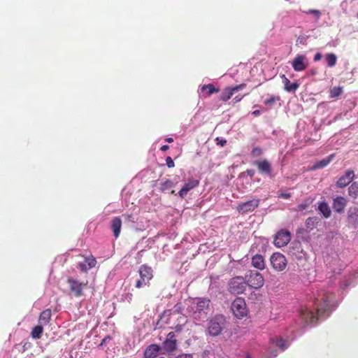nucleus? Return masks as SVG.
Instances as JSON below:
<instances>
[{"label":"nucleus","mask_w":358,"mask_h":358,"mask_svg":"<svg viewBox=\"0 0 358 358\" xmlns=\"http://www.w3.org/2000/svg\"><path fill=\"white\" fill-rule=\"evenodd\" d=\"M282 78L285 90L287 92H295L296 89L299 87V85L296 83H292L285 75L282 76Z\"/></svg>","instance_id":"obj_25"},{"label":"nucleus","mask_w":358,"mask_h":358,"mask_svg":"<svg viewBox=\"0 0 358 358\" xmlns=\"http://www.w3.org/2000/svg\"><path fill=\"white\" fill-rule=\"evenodd\" d=\"M272 343L278 346L282 350L287 348V342L282 338H275L271 339Z\"/></svg>","instance_id":"obj_31"},{"label":"nucleus","mask_w":358,"mask_h":358,"mask_svg":"<svg viewBox=\"0 0 358 358\" xmlns=\"http://www.w3.org/2000/svg\"><path fill=\"white\" fill-rule=\"evenodd\" d=\"M162 348L169 354L173 353L177 349V340L173 331L167 334L166 340L162 343Z\"/></svg>","instance_id":"obj_12"},{"label":"nucleus","mask_w":358,"mask_h":358,"mask_svg":"<svg viewBox=\"0 0 358 358\" xmlns=\"http://www.w3.org/2000/svg\"><path fill=\"white\" fill-rule=\"evenodd\" d=\"M122 228V220L119 217H115L111 221V229L115 238L120 236Z\"/></svg>","instance_id":"obj_22"},{"label":"nucleus","mask_w":358,"mask_h":358,"mask_svg":"<svg viewBox=\"0 0 358 358\" xmlns=\"http://www.w3.org/2000/svg\"><path fill=\"white\" fill-rule=\"evenodd\" d=\"M234 95V93L232 92V90L231 89V87H227L221 93L220 96V100L226 102L228 100H229L231 96Z\"/></svg>","instance_id":"obj_28"},{"label":"nucleus","mask_w":358,"mask_h":358,"mask_svg":"<svg viewBox=\"0 0 358 358\" xmlns=\"http://www.w3.org/2000/svg\"><path fill=\"white\" fill-rule=\"evenodd\" d=\"M180 330H181V327H178V328L177 327V331H180Z\"/></svg>","instance_id":"obj_51"},{"label":"nucleus","mask_w":358,"mask_h":358,"mask_svg":"<svg viewBox=\"0 0 358 358\" xmlns=\"http://www.w3.org/2000/svg\"><path fill=\"white\" fill-rule=\"evenodd\" d=\"M252 266L257 269L263 270L265 268V260L262 255L257 254L252 257Z\"/></svg>","instance_id":"obj_20"},{"label":"nucleus","mask_w":358,"mask_h":358,"mask_svg":"<svg viewBox=\"0 0 358 358\" xmlns=\"http://www.w3.org/2000/svg\"><path fill=\"white\" fill-rule=\"evenodd\" d=\"M159 358H165V357H160Z\"/></svg>","instance_id":"obj_54"},{"label":"nucleus","mask_w":358,"mask_h":358,"mask_svg":"<svg viewBox=\"0 0 358 358\" xmlns=\"http://www.w3.org/2000/svg\"><path fill=\"white\" fill-rule=\"evenodd\" d=\"M210 301L207 298H200L196 301H194L189 306V311L195 320H201L207 315L206 310L209 308Z\"/></svg>","instance_id":"obj_1"},{"label":"nucleus","mask_w":358,"mask_h":358,"mask_svg":"<svg viewBox=\"0 0 358 358\" xmlns=\"http://www.w3.org/2000/svg\"><path fill=\"white\" fill-rule=\"evenodd\" d=\"M245 96V95H237L233 99V103H236L242 100V99Z\"/></svg>","instance_id":"obj_40"},{"label":"nucleus","mask_w":358,"mask_h":358,"mask_svg":"<svg viewBox=\"0 0 358 358\" xmlns=\"http://www.w3.org/2000/svg\"><path fill=\"white\" fill-rule=\"evenodd\" d=\"M321 301L322 303L317 304L315 310V321L325 320L332 311L331 299L329 296L322 297Z\"/></svg>","instance_id":"obj_2"},{"label":"nucleus","mask_w":358,"mask_h":358,"mask_svg":"<svg viewBox=\"0 0 358 358\" xmlns=\"http://www.w3.org/2000/svg\"><path fill=\"white\" fill-rule=\"evenodd\" d=\"M314 13H315V15H316V14H318V13H319L318 10H314Z\"/></svg>","instance_id":"obj_50"},{"label":"nucleus","mask_w":358,"mask_h":358,"mask_svg":"<svg viewBox=\"0 0 358 358\" xmlns=\"http://www.w3.org/2000/svg\"><path fill=\"white\" fill-rule=\"evenodd\" d=\"M262 153V150L259 147L254 148L252 150V155L255 157L261 156Z\"/></svg>","instance_id":"obj_37"},{"label":"nucleus","mask_w":358,"mask_h":358,"mask_svg":"<svg viewBox=\"0 0 358 358\" xmlns=\"http://www.w3.org/2000/svg\"><path fill=\"white\" fill-rule=\"evenodd\" d=\"M217 144L223 147L227 143V141L225 139H220L219 138H216Z\"/></svg>","instance_id":"obj_41"},{"label":"nucleus","mask_w":358,"mask_h":358,"mask_svg":"<svg viewBox=\"0 0 358 358\" xmlns=\"http://www.w3.org/2000/svg\"><path fill=\"white\" fill-rule=\"evenodd\" d=\"M346 199L342 196H337L334 199L333 208L338 213H342L346 206Z\"/></svg>","instance_id":"obj_19"},{"label":"nucleus","mask_w":358,"mask_h":358,"mask_svg":"<svg viewBox=\"0 0 358 358\" xmlns=\"http://www.w3.org/2000/svg\"><path fill=\"white\" fill-rule=\"evenodd\" d=\"M343 92V87H334L330 91V96L331 98H336L339 96Z\"/></svg>","instance_id":"obj_35"},{"label":"nucleus","mask_w":358,"mask_h":358,"mask_svg":"<svg viewBox=\"0 0 358 358\" xmlns=\"http://www.w3.org/2000/svg\"><path fill=\"white\" fill-rule=\"evenodd\" d=\"M270 262L273 268L278 272L282 271L286 268L287 259L280 252L273 253L270 257Z\"/></svg>","instance_id":"obj_6"},{"label":"nucleus","mask_w":358,"mask_h":358,"mask_svg":"<svg viewBox=\"0 0 358 358\" xmlns=\"http://www.w3.org/2000/svg\"><path fill=\"white\" fill-rule=\"evenodd\" d=\"M222 317H215L210 320L208 327V332L212 336H217L220 335L222 330L223 324Z\"/></svg>","instance_id":"obj_10"},{"label":"nucleus","mask_w":358,"mask_h":358,"mask_svg":"<svg viewBox=\"0 0 358 358\" xmlns=\"http://www.w3.org/2000/svg\"><path fill=\"white\" fill-rule=\"evenodd\" d=\"M169 149V146L168 145H164L161 147L162 151H166Z\"/></svg>","instance_id":"obj_47"},{"label":"nucleus","mask_w":358,"mask_h":358,"mask_svg":"<svg viewBox=\"0 0 358 358\" xmlns=\"http://www.w3.org/2000/svg\"><path fill=\"white\" fill-rule=\"evenodd\" d=\"M246 173H248V176H250V177H252L255 174V171L252 169H248L246 171Z\"/></svg>","instance_id":"obj_43"},{"label":"nucleus","mask_w":358,"mask_h":358,"mask_svg":"<svg viewBox=\"0 0 358 358\" xmlns=\"http://www.w3.org/2000/svg\"><path fill=\"white\" fill-rule=\"evenodd\" d=\"M308 315H309L310 321L311 322L312 319L313 318V313L312 312H310V313H308Z\"/></svg>","instance_id":"obj_49"},{"label":"nucleus","mask_w":358,"mask_h":358,"mask_svg":"<svg viewBox=\"0 0 358 358\" xmlns=\"http://www.w3.org/2000/svg\"><path fill=\"white\" fill-rule=\"evenodd\" d=\"M201 92L203 93V96L205 97H208L214 93H217L220 92L219 88H216L213 84H208L203 85L201 87Z\"/></svg>","instance_id":"obj_23"},{"label":"nucleus","mask_w":358,"mask_h":358,"mask_svg":"<svg viewBox=\"0 0 358 358\" xmlns=\"http://www.w3.org/2000/svg\"><path fill=\"white\" fill-rule=\"evenodd\" d=\"M336 60H337V57L333 53L327 54L326 55V61L328 64V66L330 67H332L336 64Z\"/></svg>","instance_id":"obj_33"},{"label":"nucleus","mask_w":358,"mask_h":358,"mask_svg":"<svg viewBox=\"0 0 358 358\" xmlns=\"http://www.w3.org/2000/svg\"><path fill=\"white\" fill-rule=\"evenodd\" d=\"M313 200L310 198L307 199L303 203H300L295 210L301 212L303 215H306L307 212H311L313 208Z\"/></svg>","instance_id":"obj_18"},{"label":"nucleus","mask_w":358,"mask_h":358,"mask_svg":"<svg viewBox=\"0 0 358 358\" xmlns=\"http://www.w3.org/2000/svg\"><path fill=\"white\" fill-rule=\"evenodd\" d=\"M246 358H251V357H250V355H247V357H246Z\"/></svg>","instance_id":"obj_53"},{"label":"nucleus","mask_w":358,"mask_h":358,"mask_svg":"<svg viewBox=\"0 0 358 358\" xmlns=\"http://www.w3.org/2000/svg\"><path fill=\"white\" fill-rule=\"evenodd\" d=\"M245 280L243 277L236 276L229 280L228 289L234 294H242L245 289Z\"/></svg>","instance_id":"obj_5"},{"label":"nucleus","mask_w":358,"mask_h":358,"mask_svg":"<svg viewBox=\"0 0 358 358\" xmlns=\"http://www.w3.org/2000/svg\"><path fill=\"white\" fill-rule=\"evenodd\" d=\"M245 86H246V85L245 83H242V84L238 85L234 87H231V89L232 90V92L234 94V93L237 92L238 91L245 88Z\"/></svg>","instance_id":"obj_38"},{"label":"nucleus","mask_w":358,"mask_h":358,"mask_svg":"<svg viewBox=\"0 0 358 358\" xmlns=\"http://www.w3.org/2000/svg\"><path fill=\"white\" fill-rule=\"evenodd\" d=\"M259 199H252L245 202L238 203L236 209L241 215L247 214L254 211L259 206Z\"/></svg>","instance_id":"obj_8"},{"label":"nucleus","mask_w":358,"mask_h":358,"mask_svg":"<svg viewBox=\"0 0 358 358\" xmlns=\"http://www.w3.org/2000/svg\"><path fill=\"white\" fill-rule=\"evenodd\" d=\"M245 282L247 285L254 289H259L263 287L264 279L262 275L258 272H251L250 275H246Z\"/></svg>","instance_id":"obj_9"},{"label":"nucleus","mask_w":358,"mask_h":358,"mask_svg":"<svg viewBox=\"0 0 358 358\" xmlns=\"http://www.w3.org/2000/svg\"><path fill=\"white\" fill-rule=\"evenodd\" d=\"M290 240V232L285 229H281L276 234L273 243L276 247L281 248L287 245Z\"/></svg>","instance_id":"obj_11"},{"label":"nucleus","mask_w":358,"mask_h":358,"mask_svg":"<svg viewBox=\"0 0 358 358\" xmlns=\"http://www.w3.org/2000/svg\"><path fill=\"white\" fill-rule=\"evenodd\" d=\"M71 294L75 297H80L84 295V290L88 286V281H82L74 278H69L67 280Z\"/></svg>","instance_id":"obj_3"},{"label":"nucleus","mask_w":358,"mask_h":358,"mask_svg":"<svg viewBox=\"0 0 358 358\" xmlns=\"http://www.w3.org/2000/svg\"><path fill=\"white\" fill-rule=\"evenodd\" d=\"M43 325H41V324L35 326L31 332V335L33 338L38 339L41 337V335L43 332Z\"/></svg>","instance_id":"obj_29"},{"label":"nucleus","mask_w":358,"mask_h":358,"mask_svg":"<svg viewBox=\"0 0 358 358\" xmlns=\"http://www.w3.org/2000/svg\"><path fill=\"white\" fill-rule=\"evenodd\" d=\"M357 18H358V13H357Z\"/></svg>","instance_id":"obj_55"},{"label":"nucleus","mask_w":358,"mask_h":358,"mask_svg":"<svg viewBox=\"0 0 358 358\" xmlns=\"http://www.w3.org/2000/svg\"><path fill=\"white\" fill-rule=\"evenodd\" d=\"M171 194H175V191H174V190H172V191L171 192Z\"/></svg>","instance_id":"obj_52"},{"label":"nucleus","mask_w":358,"mask_h":358,"mask_svg":"<svg viewBox=\"0 0 358 358\" xmlns=\"http://www.w3.org/2000/svg\"><path fill=\"white\" fill-rule=\"evenodd\" d=\"M231 310L238 318H242L247 315V307L245 300L243 298H236L231 304Z\"/></svg>","instance_id":"obj_7"},{"label":"nucleus","mask_w":358,"mask_h":358,"mask_svg":"<svg viewBox=\"0 0 358 358\" xmlns=\"http://www.w3.org/2000/svg\"><path fill=\"white\" fill-rule=\"evenodd\" d=\"M334 155H331L320 161L315 162V169H323L324 167L327 166L334 159Z\"/></svg>","instance_id":"obj_26"},{"label":"nucleus","mask_w":358,"mask_h":358,"mask_svg":"<svg viewBox=\"0 0 358 358\" xmlns=\"http://www.w3.org/2000/svg\"><path fill=\"white\" fill-rule=\"evenodd\" d=\"M166 166L169 168H173L175 166L174 162L171 157H167L166 159Z\"/></svg>","instance_id":"obj_39"},{"label":"nucleus","mask_w":358,"mask_h":358,"mask_svg":"<svg viewBox=\"0 0 358 358\" xmlns=\"http://www.w3.org/2000/svg\"><path fill=\"white\" fill-rule=\"evenodd\" d=\"M308 63L305 56L299 55L292 62V67L296 71H301L307 67Z\"/></svg>","instance_id":"obj_17"},{"label":"nucleus","mask_w":358,"mask_h":358,"mask_svg":"<svg viewBox=\"0 0 358 358\" xmlns=\"http://www.w3.org/2000/svg\"><path fill=\"white\" fill-rule=\"evenodd\" d=\"M257 166L259 171L262 174L271 176L272 173V166L267 159L257 161L254 163Z\"/></svg>","instance_id":"obj_15"},{"label":"nucleus","mask_w":358,"mask_h":358,"mask_svg":"<svg viewBox=\"0 0 358 358\" xmlns=\"http://www.w3.org/2000/svg\"><path fill=\"white\" fill-rule=\"evenodd\" d=\"M322 58V55L320 53H317L315 55V61L320 60Z\"/></svg>","instance_id":"obj_46"},{"label":"nucleus","mask_w":358,"mask_h":358,"mask_svg":"<svg viewBox=\"0 0 358 358\" xmlns=\"http://www.w3.org/2000/svg\"><path fill=\"white\" fill-rule=\"evenodd\" d=\"M96 259L92 255L85 257V262H79L77 264V268L83 273H87L90 269L96 265Z\"/></svg>","instance_id":"obj_13"},{"label":"nucleus","mask_w":358,"mask_h":358,"mask_svg":"<svg viewBox=\"0 0 358 358\" xmlns=\"http://www.w3.org/2000/svg\"><path fill=\"white\" fill-rule=\"evenodd\" d=\"M306 231L307 232H309V231H310L313 229V220L312 217H308L306 220Z\"/></svg>","instance_id":"obj_36"},{"label":"nucleus","mask_w":358,"mask_h":358,"mask_svg":"<svg viewBox=\"0 0 358 358\" xmlns=\"http://www.w3.org/2000/svg\"><path fill=\"white\" fill-rule=\"evenodd\" d=\"M280 196L282 198H285V199H289L290 197V194L289 193H282L280 194Z\"/></svg>","instance_id":"obj_45"},{"label":"nucleus","mask_w":358,"mask_h":358,"mask_svg":"<svg viewBox=\"0 0 358 358\" xmlns=\"http://www.w3.org/2000/svg\"><path fill=\"white\" fill-rule=\"evenodd\" d=\"M348 194L353 199L358 197V182H354L348 188Z\"/></svg>","instance_id":"obj_30"},{"label":"nucleus","mask_w":358,"mask_h":358,"mask_svg":"<svg viewBox=\"0 0 358 358\" xmlns=\"http://www.w3.org/2000/svg\"><path fill=\"white\" fill-rule=\"evenodd\" d=\"M261 114V111L259 110H255L252 112V115L257 117Z\"/></svg>","instance_id":"obj_44"},{"label":"nucleus","mask_w":358,"mask_h":358,"mask_svg":"<svg viewBox=\"0 0 358 358\" xmlns=\"http://www.w3.org/2000/svg\"><path fill=\"white\" fill-rule=\"evenodd\" d=\"M280 98L279 96H271L270 98L265 99L264 103L266 106L271 107L276 101H280Z\"/></svg>","instance_id":"obj_34"},{"label":"nucleus","mask_w":358,"mask_h":358,"mask_svg":"<svg viewBox=\"0 0 358 358\" xmlns=\"http://www.w3.org/2000/svg\"><path fill=\"white\" fill-rule=\"evenodd\" d=\"M355 177V173L352 170H348L344 175L340 177L336 182L339 187H345L349 185Z\"/></svg>","instance_id":"obj_16"},{"label":"nucleus","mask_w":358,"mask_h":358,"mask_svg":"<svg viewBox=\"0 0 358 358\" xmlns=\"http://www.w3.org/2000/svg\"><path fill=\"white\" fill-rule=\"evenodd\" d=\"M159 346L157 344L149 345L144 352V358H155L159 351Z\"/></svg>","instance_id":"obj_21"},{"label":"nucleus","mask_w":358,"mask_h":358,"mask_svg":"<svg viewBox=\"0 0 358 358\" xmlns=\"http://www.w3.org/2000/svg\"><path fill=\"white\" fill-rule=\"evenodd\" d=\"M199 184V181L198 180L194 178L189 179L178 192L180 198L184 199L186 196L187 192L197 187Z\"/></svg>","instance_id":"obj_14"},{"label":"nucleus","mask_w":358,"mask_h":358,"mask_svg":"<svg viewBox=\"0 0 358 358\" xmlns=\"http://www.w3.org/2000/svg\"><path fill=\"white\" fill-rule=\"evenodd\" d=\"M52 316V312L50 309H45L43 312L41 313L39 315L38 322L41 325H46L48 324Z\"/></svg>","instance_id":"obj_24"},{"label":"nucleus","mask_w":358,"mask_h":358,"mask_svg":"<svg viewBox=\"0 0 358 358\" xmlns=\"http://www.w3.org/2000/svg\"><path fill=\"white\" fill-rule=\"evenodd\" d=\"M173 187V182L169 179H166L165 181L162 182L160 184V190L162 192H165L166 190L170 189Z\"/></svg>","instance_id":"obj_32"},{"label":"nucleus","mask_w":358,"mask_h":358,"mask_svg":"<svg viewBox=\"0 0 358 358\" xmlns=\"http://www.w3.org/2000/svg\"><path fill=\"white\" fill-rule=\"evenodd\" d=\"M176 358H193V357L191 355L182 354V355H178V357H176Z\"/></svg>","instance_id":"obj_42"},{"label":"nucleus","mask_w":358,"mask_h":358,"mask_svg":"<svg viewBox=\"0 0 358 358\" xmlns=\"http://www.w3.org/2000/svg\"><path fill=\"white\" fill-rule=\"evenodd\" d=\"M318 210L321 213V214L324 216L325 218H328L330 217L331 211L329 206V205L325 203L322 202L318 206Z\"/></svg>","instance_id":"obj_27"},{"label":"nucleus","mask_w":358,"mask_h":358,"mask_svg":"<svg viewBox=\"0 0 358 358\" xmlns=\"http://www.w3.org/2000/svg\"><path fill=\"white\" fill-rule=\"evenodd\" d=\"M140 279L136 282L135 287L141 288L143 286L148 285L150 280L152 278V269L151 267L144 264L139 268Z\"/></svg>","instance_id":"obj_4"},{"label":"nucleus","mask_w":358,"mask_h":358,"mask_svg":"<svg viewBox=\"0 0 358 358\" xmlns=\"http://www.w3.org/2000/svg\"><path fill=\"white\" fill-rule=\"evenodd\" d=\"M165 141H166V142H168V143H172V142H173V138H171V137H169V138H166L165 139Z\"/></svg>","instance_id":"obj_48"}]
</instances>
